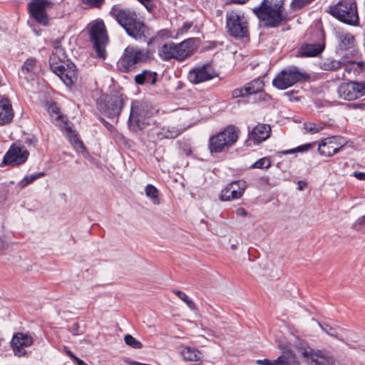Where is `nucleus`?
Segmentation results:
<instances>
[{"mask_svg":"<svg viewBox=\"0 0 365 365\" xmlns=\"http://www.w3.org/2000/svg\"><path fill=\"white\" fill-rule=\"evenodd\" d=\"M29 152L18 143H13L6 153L2 163L12 166L24 164L28 159Z\"/></svg>","mask_w":365,"mask_h":365,"instance_id":"f8f14e48","label":"nucleus"},{"mask_svg":"<svg viewBox=\"0 0 365 365\" xmlns=\"http://www.w3.org/2000/svg\"><path fill=\"white\" fill-rule=\"evenodd\" d=\"M181 356L185 361L194 362L201 361L203 357L200 351L190 346H186L181 351Z\"/></svg>","mask_w":365,"mask_h":365,"instance_id":"b1692460","label":"nucleus"},{"mask_svg":"<svg viewBox=\"0 0 365 365\" xmlns=\"http://www.w3.org/2000/svg\"><path fill=\"white\" fill-rule=\"evenodd\" d=\"M302 355L307 365H336L334 357L325 351L304 349Z\"/></svg>","mask_w":365,"mask_h":365,"instance_id":"9b49d317","label":"nucleus"},{"mask_svg":"<svg viewBox=\"0 0 365 365\" xmlns=\"http://www.w3.org/2000/svg\"><path fill=\"white\" fill-rule=\"evenodd\" d=\"M81 1L91 8H99L103 4L104 0H81Z\"/></svg>","mask_w":365,"mask_h":365,"instance_id":"c03bdc74","label":"nucleus"},{"mask_svg":"<svg viewBox=\"0 0 365 365\" xmlns=\"http://www.w3.org/2000/svg\"><path fill=\"white\" fill-rule=\"evenodd\" d=\"M138 1H140L143 5H144L148 11H150L153 9V4L152 0H138Z\"/></svg>","mask_w":365,"mask_h":365,"instance_id":"8fccbe9b","label":"nucleus"},{"mask_svg":"<svg viewBox=\"0 0 365 365\" xmlns=\"http://www.w3.org/2000/svg\"><path fill=\"white\" fill-rule=\"evenodd\" d=\"M344 145V140L340 137L332 136L324 139L318 145V150L322 155L330 157L338 153Z\"/></svg>","mask_w":365,"mask_h":365,"instance_id":"dca6fc26","label":"nucleus"},{"mask_svg":"<svg viewBox=\"0 0 365 365\" xmlns=\"http://www.w3.org/2000/svg\"><path fill=\"white\" fill-rule=\"evenodd\" d=\"M192 26V23L190 22H185L182 24L181 28L178 31L177 34L182 35L183 34L186 33Z\"/></svg>","mask_w":365,"mask_h":365,"instance_id":"09e8293b","label":"nucleus"},{"mask_svg":"<svg viewBox=\"0 0 365 365\" xmlns=\"http://www.w3.org/2000/svg\"><path fill=\"white\" fill-rule=\"evenodd\" d=\"M296 152H298V151H297V148H294V149L283 150V151L281 152V153L282 155H288V154H292V153H296Z\"/></svg>","mask_w":365,"mask_h":365,"instance_id":"4d7b16f0","label":"nucleus"},{"mask_svg":"<svg viewBox=\"0 0 365 365\" xmlns=\"http://www.w3.org/2000/svg\"><path fill=\"white\" fill-rule=\"evenodd\" d=\"M295 361V354L292 351L284 352L274 360V365H292Z\"/></svg>","mask_w":365,"mask_h":365,"instance_id":"cd10ccee","label":"nucleus"},{"mask_svg":"<svg viewBox=\"0 0 365 365\" xmlns=\"http://www.w3.org/2000/svg\"><path fill=\"white\" fill-rule=\"evenodd\" d=\"M318 324L321 327V329L328 335L333 337H337V331L335 328L329 326V324H322L320 322H318Z\"/></svg>","mask_w":365,"mask_h":365,"instance_id":"79ce46f5","label":"nucleus"},{"mask_svg":"<svg viewBox=\"0 0 365 365\" xmlns=\"http://www.w3.org/2000/svg\"><path fill=\"white\" fill-rule=\"evenodd\" d=\"M338 49L346 51L354 46V37L350 33L337 32Z\"/></svg>","mask_w":365,"mask_h":365,"instance_id":"5701e85b","label":"nucleus"},{"mask_svg":"<svg viewBox=\"0 0 365 365\" xmlns=\"http://www.w3.org/2000/svg\"><path fill=\"white\" fill-rule=\"evenodd\" d=\"M173 42L164 43L158 48V56L163 61H169L173 59Z\"/></svg>","mask_w":365,"mask_h":365,"instance_id":"bb28decb","label":"nucleus"},{"mask_svg":"<svg viewBox=\"0 0 365 365\" xmlns=\"http://www.w3.org/2000/svg\"><path fill=\"white\" fill-rule=\"evenodd\" d=\"M66 353L71 358L73 359V360L75 359V357H77L76 356H75L72 351H71L70 350H66Z\"/></svg>","mask_w":365,"mask_h":365,"instance_id":"e2e57ef3","label":"nucleus"},{"mask_svg":"<svg viewBox=\"0 0 365 365\" xmlns=\"http://www.w3.org/2000/svg\"><path fill=\"white\" fill-rule=\"evenodd\" d=\"M37 61L34 58H28L21 66L23 73H32L36 70Z\"/></svg>","mask_w":365,"mask_h":365,"instance_id":"2f4dec72","label":"nucleus"},{"mask_svg":"<svg viewBox=\"0 0 365 365\" xmlns=\"http://www.w3.org/2000/svg\"><path fill=\"white\" fill-rule=\"evenodd\" d=\"M48 112L52 117H54L56 119H59L61 117L59 108L56 103H53L49 105L48 108Z\"/></svg>","mask_w":365,"mask_h":365,"instance_id":"37998d69","label":"nucleus"},{"mask_svg":"<svg viewBox=\"0 0 365 365\" xmlns=\"http://www.w3.org/2000/svg\"><path fill=\"white\" fill-rule=\"evenodd\" d=\"M217 76V73L212 65L206 63L191 69L187 74V78L192 84H199L210 81Z\"/></svg>","mask_w":365,"mask_h":365,"instance_id":"ddd939ff","label":"nucleus"},{"mask_svg":"<svg viewBox=\"0 0 365 365\" xmlns=\"http://www.w3.org/2000/svg\"><path fill=\"white\" fill-rule=\"evenodd\" d=\"M354 175L358 180H365V173H364V172H354Z\"/></svg>","mask_w":365,"mask_h":365,"instance_id":"6e6d98bb","label":"nucleus"},{"mask_svg":"<svg viewBox=\"0 0 365 365\" xmlns=\"http://www.w3.org/2000/svg\"><path fill=\"white\" fill-rule=\"evenodd\" d=\"M65 129L67 137L70 143L73 145L75 149L78 151H83L85 149L83 142L79 140L77 134L72 130L71 128L66 123Z\"/></svg>","mask_w":365,"mask_h":365,"instance_id":"a878e982","label":"nucleus"},{"mask_svg":"<svg viewBox=\"0 0 365 365\" xmlns=\"http://www.w3.org/2000/svg\"><path fill=\"white\" fill-rule=\"evenodd\" d=\"M142 110L138 102H133L128 119V126L134 131L141 130L145 128V123L141 118Z\"/></svg>","mask_w":365,"mask_h":365,"instance_id":"6ab92c4d","label":"nucleus"},{"mask_svg":"<svg viewBox=\"0 0 365 365\" xmlns=\"http://www.w3.org/2000/svg\"><path fill=\"white\" fill-rule=\"evenodd\" d=\"M324 49L322 43H304L297 50V57H314L320 54Z\"/></svg>","mask_w":365,"mask_h":365,"instance_id":"412c9836","label":"nucleus"},{"mask_svg":"<svg viewBox=\"0 0 365 365\" xmlns=\"http://www.w3.org/2000/svg\"><path fill=\"white\" fill-rule=\"evenodd\" d=\"M271 166L270 160L268 158H262L257 160L250 166V169H268Z\"/></svg>","mask_w":365,"mask_h":365,"instance_id":"c9c22d12","label":"nucleus"},{"mask_svg":"<svg viewBox=\"0 0 365 365\" xmlns=\"http://www.w3.org/2000/svg\"><path fill=\"white\" fill-rule=\"evenodd\" d=\"M228 185L230 187V189H232L234 190V193L235 195L238 194L241 197L242 196L247 187L246 182L244 180L233 181L229 183Z\"/></svg>","mask_w":365,"mask_h":365,"instance_id":"473e14b6","label":"nucleus"},{"mask_svg":"<svg viewBox=\"0 0 365 365\" xmlns=\"http://www.w3.org/2000/svg\"><path fill=\"white\" fill-rule=\"evenodd\" d=\"M232 96L233 98L245 97L247 93H245V86L243 88H238L232 91Z\"/></svg>","mask_w":365,"mask_h":365,"instance_id":"de8ad7c7","label":"nucleus"},{"mask_svg":"<svg viewBox=\"0 0 365 365\" xmlns=\"http://www.w3.org/2000/svg\"><path fill=\"white\" fill-rule=\"evenodd\" d=\"M89 36L97 56L105 59L106 57V46L108 42V37L103 21H96L91 24Z\"/></svg>","mask_w":365,"mask_h":365,"instance_id":"1a4fd4ad","label":"nucleus"},{"mask_svg":"<svg viewBox=\"0 0 365 365\" xmlns=\"http://www.w3.org/2000/svg\"><path fill=\"white\" fill-rule=\"evenodd\" d=\"M304 129L306 130V132L314 134L319 133L323 129V127L320 125H317L312 122H306L303 125Z\"/></svg>","mask_w":365,"mask_h":365,"instance_id":"4c0bfd02","label":"nucleus"},{"mask_svg":"<svg viewBox=\"0 0 365 365\" xmlns=\"http://www.w3.org/2000/svg\"><path fill=\"white\" fill-rule=\"evenodd\" d=\"M34 343L33 337L26 333H16L11 341V345L14 355L21 357L27 354L26 348L30 347Z\"/></svg>","mask_w":365,"mask_h":365,"instance_id":"2eb2a0df","label":"nucleus"},{"mask_svg":"<svg viewBox=\"0 0 365 365\" xmlns=\"http://www.w3.org/2000/svg\"><path fill=\"white\" fill-rule=\"evenodd\" d=\"M232 3L243 4L248 1L249 0H231Z\"/></svg>","mask_w":365,"mask_h":365,"instance_id":"680f3d73","label":"nucleus"},{"mask_svg":"<svg viewBox=\"0 0 365 365\" xmlns=\"http://www.w3.org/2000/svg\"><path fill=\"white\" fill-rule=\"evenodd\" d=\"M44 173H38L36 174H33L29 176H26L21 182L20 185L21 187H26V185H29L30 183L33 182L36 179L44 176Z\"/></svg>","mask_w":365,"mask_h":365,"instance_id":"ea45409f","label":"nucleus"},{"mask_svg":"<svg viewBox=\"0 0 365 365\" xmlns=\"http://www.w3.org/2000/svg\"><path fill=\"white\" fill-rule=\"evenodd\" d=\"M351 106L354 108H359L361 110H363L365 106V105L364 103H352Z\"/></svg>","mask_w":365,"mask_h":365,"instance_id":"bf43d9fd","label":"nucleus"},{"mask_svg":"<svg viewBox=\"0 0 365 365\" xmlns=\"http://www.w3.org/2000/svg\"><path fill=\"white\" fill-rule=\"evenodd\" d=\"M51 0H31L28 4L30 16L39 24L47 26L49 25V17L47 10L53 7Z\"/></svg>","mask_w":365,"mask_h":365,"instance_id":"9d476101","label":"nucleus"},{"mask_svg":"<svg viewBox=\"0 0 365 365\" xmlns=\"http://www.w3.org/2000/svg\"><path fill=\"white\" fill-rule=\"evenodd\" d=\"M11 105L8 99L0 101V125L10 123L13 118Z\"/></svg>","mask_w":365,"mask_h":365,"instance_id":"4be33fe9","label":"nucleus"},{"mask_svg":"<svg viewBox=\"0 0 365 365\" xmlns=\"http://www.w3.org/2000/svg\"><path fill=\"white\" fill-rule=\"evenodd\" d=\"M28 143H31V140L26 141Z\"/></svg>","mask_w":365,"mask_h":365,"instance_id":"338daca9","label":"nucleus"},{"mask_svg":"<svg viewBox=\"0 0 365 365\" xmlns=\"http://www.w3.org/2000/svg\"><path fill=\"white\" fill-rule=\"evenodd\" d=\"M7 246V241L3 234H0V252L4 250Z\"/></svg>","mask_w":365,"mask_h":365,"instance_id":"864d4df0","label":"nucleus"},{"mask_svg":"<svg viewBox=\"0 0 365 365\" xmlns=\"http://www.w3.org/2000/svg\"><path fill=\"white\" fill-rule=\"evenodd\" d=\"M271 128L267 124L259 123L248 134V140H254L259 144L266 140L270 135Z\"/></svg>","mask_w":365,"mask_h":365,"instance_id":"aec40b11","label":"nucleus"},{"mask_svg":"<svg viewBox=\"0 0 365 365\" xmlns=\"http://www.w3.org/2000/svg\"><path fill=\"white\" fill-rule=\"evenodd\" d=\"M252 11L266 26L272 28L278 26L287 16L282 2L274 3L273 0H263Z\"/></svg>","mask_w":365,"mask_h":365,"instance_id":"7ed1b4c3","label":"nucleus"},{"mask_svg":"<svg viewBox=\"0 0 365 365\" xmlns=\"http://www.w3.org/2000/svg\"><path fill=\"white\" fill-rule=\"evenodd\" d=\"M226 29L230 36L244 38L249 35L248 22L244 14L237 11L226 12Z\"/></svg>","mask_w":365,"mask_h":365,"instance_id":"0eeeda50","label":"nucleus"},{"mask_svg":"<svg viewBox=\"0 0 365 365\" xmlns=\"http://www.w3.org/2000/svg\"><path fill=\"white\" fill-rule=\"evenodd\" d=\"M238 129L229 125L222 131L211 137L209 148L211 153H220L235 143L238 139Z\"/></svg>","mask_w":365,"mask_h":365,"instance_id":"6e6552de","label":"nucleus"},{"mask_svg":"<svg viewBox=\"0 0 365 365\" xmlns=\"http://www.w3.org/2000/svg\"><path fill=\"white\" fill-rule=\"evenodd\" d=\"M74 361L78 365H88L82 359H79L78 357H75Z\"/></svg>","mask_w":365,"mask_h":365,"instance_id":"052dcab7","label":"nucleus"},{"mask_svg":"<svg viewBox=\"0 0 365 365\" xmlns=\"http://www.w3.org/2000/svg\"><path fill=\"white\" fill-rule=\"evenodd\" d=\"M173 292L176 296L179 297V299L183 301L190 309H195V304L188 297L185 293L180 290H174Z\"/></svg>","mask_w":365,"mask_h":365,"instance_id":"e433bc0d","label":"nucleus"},{"mask_svg":"<svg viewBox=\"0 0 365 365\" xmlns=\"http://www.w3.org/2000/svg\"><path fill=\"white\" fill-rule=\"evenodd\" d=\"M181 133V130L175 127H164L158 134L160 138H175Z\"/></svg>","mask_w":365,"mask_h":365,"instance_id":"c756f323","label":"nucleus"},{"mask_svg":"<svg viewBox=\"0 0 365 365\" xmlns=\"http://www.w3.org/2000/svg\"><path fill=\"white\" fill-rule=\"evenodd\" d=\"M154 51L141 50L138 47L128 46L125 48L123 56L118 61V67L123 72L133 70L136 65L142 61L151 59Z\"/></svg>","mask_w":365,"mask_h":365,"instance_id":"20e7f679","label":"nucleus"},{"mask_svg":"<svg viewBox=\"0 0 365 365\" xmlns=\"http://www.w3.org/2000/svg\"><path fill=\"white\" fill-rule=\"evenodd\" d=\"M236 215L238 216L245 217L247 215V211L243 207H239L235 211Z\"/></svg>","mask_w":365,"mask_h":365,"instance_id":"5fc2aeb1","label":"nucleus"},{"mask_svg":"<svg viewBox=\"0 0 365 365\" xmlns=\"http://www.w3.org/2000/svg\"><path fill=\"white\" fill-rule=\"evenodd\" d=\"M168 31H166V30H161V31H160L158 32V34H159L160 35H161V36H164V34H165V33H168Z\"/></svg>","mask_w":365,"mask_h":365,"instance_id":"69168bd1","label":"nucleus"},{"mask_svg":"<svg viewBox=\"0 0 365 365\" xmlns=\"http://www.w3.org/2000/svg\"><path fill=\"white\" fill-rule=\"evenodd\" d=\"M337 93L339 97L344 100H354L365 94V83H343L338 87Z\"/></svg>","mask_w":365,"mask_h":365,"instance_id":"4468645a","label":"nucleus"},{"mask_svg":"<svg viewBox=\"0 0 365 365\" xmlns=\"http://www.w3.org/2000/svg\"><path fill=\"white\" fill-rule=\"evenodd\" d=\"M312 0H292V6L294 9H301L311 3Z\"/></svg>","mask_w":365,"mask_h":365,"instance_id":"49530a36","label":"nucleus"},{"mask_svg":"<svg viewBox=\"0 0 365 365\" xmlns=\"http://www.w3.org/2000/svg\"><path fill=\"white\" fill-rule=\"evenodd\" d=\"M123 106L122 95L112 96L106 103L104 108V113L110 118H118Z\"/></svg>","mask_w":365,"mask_h":365,"instance_id":"a211bd4d","label":"nucleus"},{"mask_svg":"<svg viewBox=\"0 0 365 365\" xmlns=\"http://www.w3.org/2000/svg\"><path fill=\"white\" fill-rule=\"evenodd\" d=\"M66 56L60 46H55L49 58L51 69L66 85L73 84L77 79L76 66L66 61Z\"/></svg>","mask_w":365,"mask_h":365,"instance_id":"f03ea898","label":"nucleus"},{"mask_svg":"<svg viewBox=\"0 0 365 365\" xmlns=\"http://www.w3.org/2000/svg\"><path fill=\"white\" fill-rule=\"evenodd\" d=\"M240 197V195L234 193V190L230 189L228 185L222 190L220 194V199L223 201L239 199Z\"/></svg>","mask_w":365,"mask_h":365,"instance_id":"72a5a7b5","label":"nucleus"},{"mask_svg":"<svg viewBox=\"0 0 365 365\" xmlns=\"http://www.w3.org/2000/svg\"><path fill=\"white\" fill-rule=\"evenodd\" d=\"M309 76L297 66H289L280 71L273 79L272 85L280 90H284L298 82L306 81Z\"/></svg>","mask_w":365,"mask_h":365,"instance_id":"39448f33","label":"nucleus"},{"mask_svg":"<svg viewBox=\"0 0 365 365\" xmlns=\"http://www.w3.org/2000/svg\"><path fill=\"white\" fill-rule=\"evenodd\" d=\"M145 192L146 196L152 200L154 205L160 204L158 190L154 185L151 184L147 185L145 189Z\"/></svg>","mask_w":365,"mask_h":365,"instance_id":"7c9ffc66","label":"nucleus"},{"mask_svg":"<svg viewBox=\"0 0 365 365\" xmlns=\"http://www.w3.org/2000/svg\"><path fill=\"white\" fill-rule=\"evenodd\" d=\"M125 343L133 349H141L143 344L130 334H126L124 337Z\"/></svg>","mask_w":365,"mask_h":365,"instance_id":"58836bf2","label":"nucleus"},{"mask_svg":"<svg viewBox=\"0 0 365 365\" xmlns=\"http://www.w3.org/2000/svg\"><path fill=\"white\" fill-rule=\"evenodd\" d=\"M340 67L341 62L331 58H327L322 65V68L326 71H334Z\"/></svg>","mask_w":365,"mask_h":365,"instance_id":"f704fd0d","label":"nucleus"},{"mask_svg":"<svg viewBox=\"0 0 365 365\" xmlns=\"http://www.w3.org/2000/svg\"><path fill=\"white\" fill-rule=\"evenodd\" d=\"M365 226V216H361L353 224L352 227L356 230H361Z\"/></svg>","mask_w":365,"mask_h":365,"instance_id":"a18cd8bd","label":"nucleus"},{"mask_svg":"<svg viewBox=\"0 0 365 365\" xmlns=\"http://www.w3.org/2000/svg\"><path fill=\"white\" fill-rule=\"evenodd\" d=\"M328 12L339 21L348 25H356L359 21L356 3L351 0L340 1L330 6Z\"/></svg>","mask_w":365,"mask_h":365,"instance_id":"423d86ee","label":"nucleus"},{"mask_svg":"<svg viewBox=\"0 0 365 365\" xmlns=\"http://www.w3.org/2000/svg\"><path fill=\"white\" fill-rule=\"evenodd\" d=\"M256 364L258 365H274V360L271 361L267 359H258L256 361Z\"/></svg>","mask_w":365,"mask_h":365,"instance_id":"3c124183","label":"nucleus"},{"mask_svg":"<svg viewBox=\"0 0 365 365\" xmlns=\"http://www.w3.org/2000/svg\"><path fill=\"white\" fill-rule=\"evenodd\" d=\"M307 186V182L302 180H299L298 182V189L299 190H304V188Z\"/></svg>","mask_w":365,"mask_h":365,"instance_id":"13d9d810","label":"nucleus"},{"mask_svg":"<svg viewBox=\"0 0 365 365\" xmlns=\"http://www.w3.org/2000/svg\"><path fill=\"white\" fill-rule=\"evenodd\" d=\"M156 76L157 74L155 72L144 71L143 73L135 76V81L139 85H143L144 83L154 85L156 82Z\"/></svg>","mask_w":365,"mask_h":365,"instance_id":"393cba45","label":"nucleus"},{"mask_svg":"<svg viewBox=\"0 0 365 365\" xmlns=\"http://www.w3.org/2000/svg\"><path fill=\"white\" fill-rule=\"evenodd\" d=\"M313 145H314V143H307V144L298 146L297 148V150L298 152L307 151V150H309L313 146Z\"/></svg>","mask_w":365,"mask_h":365,"instance_id":"603ef678","label":"nucleus"},{"mask_svg":"<svg viewBox=\"0 0 365 365\" xmlns=\"http://www.w3.org/2000/svg\"><path fill=\"white\" fill-rule=\"evenodd\" d=\"M364 62H355L351 61V63L346 66L345 70L348 72H351V71L354 70V72L359 73L363 71Z\"/></svg>","mask_w":365,"mask_h":365,"instance_id":"a19ab883","label":"nucleus"},{"mask_svg":"<svg viewBox=\"0 0 365 365\" xmlns=\"http://www.w3.org/2000/svg\"><path fill=\"white\" fill-rule=\"evenodd\" d=\"M110 14L125 29L126 34L135 40L145 41L150 36V29L135 11L113 6Z\"/></svg>","mask_w":365,"mask_h":365,"instance_id":"f257e3e1","label":"nucleus"},{"mask_svg":"<svg viewBox=\"0 0 365 365\" xmlns=\"http://www.w3.org/2000/svg\"><path fill=\"white\" fill-rule=\"evenodd\" d=\"M155 40V37H152L150 38V40L148 41V46H150L151 43H153Z\"/></svg>","mask_w":365,"mask_h":365,"instance_id":"0e129e2a","label":"nucleus"},{"mask_svg":"<svg viewBox=\"0 0 365 365\" xmlns=\"http://www.w3.org/2000/svg\"><path fill=\"white\" fill-rule=\"evenodd\" d=\"M263 88V83L259 79H255L245 86V93L248 96L260 92Z\"/></svg>","mask_w":365,"mask_h":365,"instance_id":"c85d7f7f","label":"nucleus"},{"mask_svg":"<svg viewBox=\"0 0 365 365\" xmlns=\"http://www.w3.org/2000/svg\"><path fill=\"white\" fill-rule=\"evenodd\" d=\"M194 51V41L192 38H187L180 43L173 44V59L178 61H183L192 55Z\"/></svg>","mask_w":365,"mask_h":365,"instance_id":"f3484780","label":"nucleus"}]
</instances>
